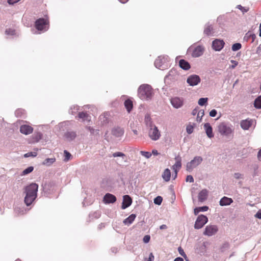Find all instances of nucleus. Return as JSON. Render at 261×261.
I'll list each match as a JSON object with an SVG mask.
<instances>
[{"mask_svg": "<svg viewBox=\"0 0 261 261\" xmlns=\"http://www.w3.org/2000/svg\"><path fill=\"white\" fill-rule=\"evenodd\" d=\"M38 189V185L36 183H31L24 188V202L26 205H31L35 201L37 196Z\"/></svg>", "mask_w": 261, "mask_h": 261, "instance_id": "nucleus-1", "label": "nucleus"}, {"mask_svg": "<svg viewBox=\"0 0 261 261\" xmlns=\"http://www.w3.org/2000/svg\"><path fill=\"white\" fill-rule=\"evenodd\" d=\"M153 95L152 87L147 84L141 85L138 89V96L142 100L150 99Z\"/></svg>", "mask_w": 261, "mask_h": 261, "instance_id": "nucleus-2", "label": "nucleus"}, {"mask_svg": "<svg viewBox=\"0 0 261 261\" xmlns=\"http://www.w3.org/2000/svg\"><path fill=\"white\" fill-rule=\"evenodd\" d=\"M202 158L201 156H195L192 161L187 164V170L192 171L194 168L198 166L202 161Z\"/></svg>", "mask_w": 261, "mask_h": 261, "instance_id": "nucleus-3", "label": "nucleus"}, {"mask_svg": "<svg viewBox=\"0 0 261 261\" xmlns=\"http://www.w3.org/2000/svg\"><path fill=\"white\" fill-rule=\"evenodd\" d=\"M148 135L150 138L154 141L158 140L161 136L158 127L154 125L152 127H149Z\"/></svg>", "mask_w": 261, "mask_h": 261, "instance_id": "nucleus-4", "label": "nucleus"}, {"mask_svg": "<svg viewBox=\"0 0 261 261\" xmlns=\"http://www.w3.org/2000/svg\"><path fill=\"white\" fill-rule=\"evenodd\" d=\"M208 221V218L203 215H199L195 223L194 227L195 229L202 228Z\"/></svg>", "mask_w": 261, "mask_h": 261, "instance_id": "nucleus-5", "label": "nucleus"}, {"mask_svg": "<svg viewBox=\"0 0 261 261\" xmlns=\"http://www.w3.org/2000/svg\"><path fill=\"white\" fill-rule=\"evenodd\" d=\"M49 21L47 19L39 18L35 21V28L38 31L45 30L46 26L48 25Z\"/></svg>", "mask_w": 261, "mask_h": 261, "instance_id": "nucleus-6", "label": "nucleus"}, {"mask_svg": "<svg viewBox=\"0 0 261 261\" xmlns=\"http://www.w3.org/2000/svg\"><path fill=\"white\" fill-rule=\"evenodd\" d=\"M218 131L222 135L228 136L232 133V129L230 127L222 122L218 126Z\"/></svg>", "mask_w": 261, "mask_h": 261, "instance_id": "nucleus-7", "label": "nucleus"}, {"mask_svg": "<svg viewBox=\"0 0 261 261\" xmlns=\"http://www.w3.org/2000/svg\"><path fill=\"white\" fill-rule=\"evenodd\" d=\"M218 228L217 225H210L206 226L203 234L207 236H212L217 233Z\"/></svg>", "mask_w": 261, "mask_h": 261, "instance_id": "nucleus-8", "label": "nucleus"}, {"mask_svg": "<svg viewBox=\"0 0 261 261\" xmlns=\"http://www.w3.org/2000/svg\"><path fill=\"white\" fill-rule=\"evenodd\" d=\"M187 82L190 86H193L200 83V79L197 75H192L187 79Z\"/></svg>", "mask_w": 261, "mask_h": 261, "instance_id": "nucleus-9", "label": "nucleus"}, {"mask_svg": "<svg viewBox=\"0 0 261 261\" xmlns=\"http://www.w3.org/2000/svg\"><path fill=\"white\" fill-rule=\"evenodd\" d=\"M175 163L172 166V169L175 173V177L177 175L178 171L181 167V158L179 155L175 158Z\"/></svg>", "mask_w": 261, "mask_h": 261, "instance_id": "nucleus-10", "label": "nucleus"}, {"mask_svg": "<svg viewBox=\"0 0 261 261\" xmlns=\"http://www.w3.org/2000/svg\"><path fill=\"white\" fill-rule=\"evenodd\" d=\"M204 51V48L201 45H198L192 50V56L193 57H198L201 56Z\"/></svg>", "mask_w": 261, "mask_h": 261, "instance_id": "nucleus-11", "label": "nucleus"}, {"mask_svg": "<svg viewBox=\"0 0 261 261\" xmlns=\"http://www.w3.org/2000/svg\"><path fill=\"white\" fill-rule=\"evenodd\" d=\"M225 43L223 40L215 39L213 41V48L216 51L221 50L224 46Z\"/></svg>", "mask_w": 261, "mask_h": 261, "instance_id": "nucleus-12", "label": "nucleus"}, {"mask_svg": "<svg viewBox=\"0 0 261 261\" xmlns=\"http://www.w3.org/2000/svg\"><path fill=\"white\" fill-rule=\"evenodd\" d=\"M171 103L172 105L175 108H179L181 107L183 105V99L182 98L175 97L172 98L171 99Z\"/></svg>", "mask_w": 261, "mask_h": 261, "instance_id": "nucleus-13", "label": "nucleus"}, {"mask_svg": "<svg viewBox=\"0 0 261 261\" xmlns=\"http://www.w3.org/2000/svg\"><path fill=\"white\" fill-rule=\"evenodd\" d=\"M33 129L31 126L26 124L22 125L20 127V133L25 135L31 134Z\"/></svg>", "mask_w": 261, "mask_h": 261, "instance_id": "nucleus-14", "label": "nucleus"}, {"mask_svg": "<svg viewBox=\"0 0 261 261\" xmlns=\"http://www.w3.org/2000/svg\"><path fill=\"white\" fill-rule=\"evenodd\" d=\"M132 203V199L131 197L127 195L123 196V202L121 207L122 209H125L129 206Z\"/></svg>", "mask_w": 261, "mask_h": 261, "instance_id": "nucleus-15", "label": "nucleus"}, {"mask_svg": "<svg viewBox=\"0 0 261 261\" xmlns=\"http://www.w3.org/2000/svg\"><path fill=\"white\" fill-rule=\"evenodd\" d=\"M116 200V197L110 193H107L103 197V201L106 203H114Z\"/></svg>", "mask_w": 261, "mask_h": 261, "instance_id": "nucleus-16", "label": "nucleus"}, {"mask_svg": "<svg viewBox=\"0 0 261 261\" xmlns=\"http://www.w3.org/2000/svg\"><path fill=\"white\" fill-rule=\"evenodd\" d=\"M233 202V200L231 198H228L226 196L222 197L219 202L221 206L229 205Z\"/></svg>", "mask_w": 261, "mask_h": 261, "instance_id": "nucleus-17", "label": "nucleus"}, {"mask_svg": "<svg viewBox=\"0 0 261 261\" xmlns=\"http://www.w3.org/2000/svg\"><path fill=\"white\" fill-rule=\"evenodd\" d=\"M204 127L207 137L210 138H213L214 137V134L213 133L212 127L210 124L208 123H205L204 125Z\"/></svg>", "mask_w": 261, "mask_h": 261, "instance_id": "nucleus-18", "label": "nucleus"}, {"mask_svg": "<svg viewBox=\"0 0 261 261\" xmlns=\"http://www.w3.org/2000/svg\"><path fill=\"white\" fill-rule=\"evenodd\" d=\"M77 117L80 119H82L83 121L90 122L91 121V116L85 112H80Z\"/></svg>", "mask_w": 261, "mask_h": 261, "instance_id": "nucleus-19", "label": "nucleus"}, {"mask_svg": "<svg viewBox=\"0 0 261 261\" xmlns=\"http://www.w3.org/2000/svg\"><path fill=\"white\" fill-rule=\"evenodd\" d=\"M136 217V215L135 214H131L127 218L123 220V223L126 225H130L133 221L135 220Z\"/></svg>", "mask_w": 261, "mask_h": 261, "instance_id": "nucleus-20", "label": "nucleus"}, {"mask_svg": "<svg viewBox=\"0 0 261 261\" xmlns=\"http://www.w3.org/2000/svg\"><path fill=\"white\" fill-rule=\"evenodd\" d=\"M179 65L180 68L184 70H188L190 68V64L184 59H181L179 61Z\"/></svg>", "mask_w": 261, "mask_h": 261, "instance_id": "nucleus-21", "label": "nucleus"}, {"mask_svg": "<svg viewBox=\"0 0 261 261\" xmlns=\"http://www.w3.org/2000/svg\"><path fill=\"white\" fill-rule=\"evenodd\" d=\"M251 124V121L248 120H242L241 122V127L245 130L248 129Z\"/></svg>", "mask_w": 261, "mask_h": 261, "instance_id": "nucleus-22", "label": "nucleus"}, {"mask_svg": "<svg viewBox=\"0 0 261 261\" xmlns=\"http://www.w3.org/2000/svg\"><path fill=\"white\" fill-rule=\"evenodd\" d=\"M207 196V191L206 190H202L198 194L199 201L202 202L205 200Z\"/></svg>", "mask_w": 261, "mask_h": 261, "instance_id": "nucleus-23", "label": "nucleus"}, {"mask_svg": "<svg viewBox=\"0 0 261 261\" xmlns=\"http://www.w3.org/2000/svg\"><path fill=\"white\" fill-rule=\"evenodd\" d=\"M112 133V134L116 137H120L123 135L124 131L122 128L117 127L114 128Z\"/></svg>", "mask_w": 261, "mask_h": 261, "instance_id": "nucleus-24", "label": "nucleus"}, {"mask_svg": "<svg viewBox=\"0 0 261 261\" xmlns=\"http://www.w3.org/2000/svg\"><path fill=\"white\" fill-rule=\"evenodd\" d=\"M171 177V172L169 169H166L163 174H162V177L166 181H168L170 179Z\"/></svg>", "mask_w": 261, "mask_h": 261, "instance_id": "nucleus-25", "label": "nucleus"}, {"mask_svg": "<svg viewBox=\"0 0 261 261\" xmlns=\"http://www.w3.org/2000/svg\"><path fill=\"white\" fill-rule=\"evenodd\" d=\"M204 34L206 36H210L213 34L214 29L212 25H207L204 30Z\"/></svg>", "mask_w": 261, "mask_h": 261, "instance_id": "nucleus-26", "label": "nucleus"}, {"mask_svg": "<svg viewBox=\"0 0 261 261\" xmlns=\"http://www.w3.org/2000/svg\"><path fill=\"white\" fill-rule=\"evenodd\" d=\"M124 106L127 112L129 113L133 107V101L130 99H128L125 101Z\"/></svg>", "mask_w": 261, "mask_h": 261, "instance_id": "nucleus-27", "label": "nucleus"}, {"mask_svg": "<svg viewBox=\"0 0 261 261\" xmlns=\"http://www.w3.org/2000/svg\"><path fill=\"white\" fill-rule=\"evenodd\" d=\"M208 209V207L207 206L198 207H196L194 209V213L195 215H197L200 212H205V211H207Z\"/></svg>", "mask_w": 261, "mask_h": 261, "instance_id": "nucleus-28", "label": "nucleus"}, {"mask_svg": "<svg viewBox=\"0 0 261 261\" xmlns=\"http://www.w3.org/2000/svg\"><path fill=\"white\" fill-rule=\"evenodd\" d=\"M76 136V134L74 132H69L65 134L66 138L69 140H72L74 139Z\"/></svg>", "mask_w": 261, "mask_h": 261, "instance_id": "nucleus-29", "label": "nucleus"}, {"mask_svg": "<svg viewBox=\"0 0 261 261\" xmlns=\"http://www.w3.org/2000/svg\"><path fill=\"white\" fill-rule=\"evenodd\" d=\"M42 138V134L40 133L35 134L32 137V142L35 143L38 142Z\"/></svg>", "mask_w": 261, "mask_h": 261, "instance_id": "nucleus-30", "label": "nucleus"}, {"mask_svg": "<svg viewBox=\"0 0 261 261\" xmlns=\"http://www.w3.org/2000/svg\"><path fill=\"white\" fill-rule=\"evenodd\" d=\"M145 122L146 123V124L147 126L152 127L154 124L152 123V122L151 121V118L149 115H146L145 117Z\"/></svg>", "mask_w": 261, "mask_h": 261, "instance_id": "nucleus-31", "label": "nucleus"}, {"mask_svg": "<svg viewBox=\"0 0 261 261\" xmlns=\"http://www.w3.org/2000/svg\"><path fill=\"white\" fill-rule=\"evenodd\" d=\"M56 161V159L54 158H47L43 162V164L47 166H50Z\"/></svg>", "mask_w": 261, "mask_h": 261, "instance_id": "nucleus-32", "label": "nucleus"}, {"mask_svg": "<svg viewBox=\"0 0 261 261\" xmlns=\"http://www.w3.org/2000/svg\"><path fill=\"white\" fill-rule=\"evenodd\" d=\"M254 107L258 109L261 108V95L255 100Z\"/></svg>", "mask_w": 261, "mask_h": 261, "instance_id": "nucleus-33", "label": "nucleus"}, {"mask_svg": "<svg viewBox=\"0 0 261 261\" xmlns=\"http://www.w3.org/2000/svg\"><path fill=\"white\" fill-rule=\"evenodd\" d=\"M204 115V111L203 110H200L198 111L197 116V121L200 122L202 117Z\"/></svg>", "mask_w": 261, "mask_h": 261, "instance_id": "nucleus-34", "label": "nucleus"}, {"mask_svg": "<svg viewBox=\"0 0 261 261\" xmlns=\"http://www.w3.org/2000/svg\"><path fill=\"white\" fill-rule=\"evenodd\" d=\"M64 156H65L64 161L65 162H67L70 159V158L71 157V155L67 150H64Z\"/></svg>", "mask_w": 261, "mask_h": 261, "instance_id": "nucleus-35", "label": "nucleus"}, {"mask_svg": "<svg viewBox=\"0 0 261 261\" xmlns=\"http://www.w3.org/2000/svg\"><path fill=\"white\" fill-rule=\"evenodd\" d=\"M229 248V244L228 242L223 243L221 246V251L224 252Z\"/></svg>", "mask_w": 261, "mask_h": 261, "instance_id": "nucleus-36", "label": "nucleus"}, {"mask_svg": "<svg viewBox=\"0 0 261 261\" xmlns=\"http://www.w3.org/2000/svg\"><path fill=\"white\" fill-rule=\"evenodd\" d=\"M242 47V45L239 43H237L232 45V50L233 51H237L239 50Z\"/></svg>", "mask_w": 261, "mask_h": 261, "instance_id": "nucleus-37", "label": "nucleus"}, {"mask_svg": "<svg viewBox=\"0 0 261 261\" xmlns=\"http://www.w3.org/2000/svg\"><path fill=\"white\" fill-rule=\"evenodd\" d=\"M33 169H34L33 167H32V166L29 167L28 168H27V169H25V170H24L23 171L22 174L23 175L28 174L32 172L33 171Z\"/></svg>", "mask_w": 261, "mask_h": 261, "instance_id": "nucleus-38", "label": "nucleus"}, {"mask_svg": "<svg viewBox=\"0 0 261 261\" xmlns=\"http://www.w3.org/2000/svg\"><path fill=\"white\" fill-rule=\"evenodd\" d=\"M207 98H200L198 100V104L200 106L204 105L207 101Z\"/></svg>", "mask_w": 261, "mask_h": 261, "instance_id": "nucleus-39", "label": "nucleus"}, {"mask_svg": "<svg viewBox=\"0 0 261 261\" xmlns=\"http://www.w3.org/2000/svg\"><path fill=\"white\" fill-rule=\"evenodd\" d=\"M162 197L158 196L154 199V203L156 204L160 205L162 202Z\"/></svg>", "mask_w": 261, "mask_h": 261, "instance_id": "nucleus-40", "label": "nucleus"}, {"mask_svg": "<svg viewBox=\"0 0 261 261\" xmlns=\"http://www.w3.org/2000/svg\"><path fill=\"white\" fill-rule=\"evenodd\" d=\"M37 155V153L36 152H28V153L24 154V156L25 158H28V157H30V156L35 157V156H36Z\"/></svg>", "mask_w": 261, "mask_h": 261, "instance_id": "nucleus-41", "label": "nucleus"}, {"mask_svg": "<svg viewBox=\"0 0 261 261\" xmlns=\"http://www.w3.org/2000/svg\"><path fill=\"white\" fill-rule=\"evenodd\" d=\"M178 251L179 252V253L183 256L185 259L187 258V255L184 252V250L182 249L181 247H179L178 248Z\"/></svg>", "mask_w": 261, "mask_h": 261, "instance_id": "nucleus-42", "label": "nucleus"}, {"mask_svg": "<svg viewBox=\"0 0 261 261\" xmlns=\"http://www.w3.org/2000/svg\"><path fill=\"white\" fill-rule=\"evenodd\" d=\"M161 60H162L161 59L159 58L158 59H156L154 62L155 66H156V67H157L159 69L161 68Z\"/></svg>", "mask_w": 261, "mask_h": 261, "instance_id": "nucleus-43", "label": "nucleus"}, {"mask_svg": "<svg viewBox=\"0 0 261 261\" xmlns=\"http://www.w3.org/2000/svg\"><path fill=\"white\" fill-rule=\"evenodd\" d=\"M140 153L143 156L146 158H149L151 156V153L148 151H141Z\"/></svg>", "mask_w": 261, "mask_h": 261, "instance_id": "nucleus-44", "label": "nucleus"}, {"mask_svg": "<svg viewBox=\"0 0 261 261\" xmlns=\"http://www.w3.org/2000/svg\"><path fill=\"white\" fill-rule=\"evenodd\" d=\"M125 154L121 152H116L113 154L114 157H123L124 156Z\"/></svg>", "mask_w": 261, "mask_h": 261, "instance_id": "nucleus-45", "label": "nucleus"}, {"mask_svg": "<svg viewBox=\"0 0 261 261\" xmlns=\"http://www.w3.org/2000/svg\"><path fill=\"white\" fill-rule=\"evenodd\" d=\"M186 130L189 134H191L193 132V127L191 125H189L187 126Z\"/></svg>", "mask_w": 261, "mask_h": 261, "instance_id": "nucleus-46", "label": "nucleus"}, {"mask_svg": "<svg viewBox=\"0 0 261 261\" xmlns=\"http://www.w3.org/2000/svg\"><path fill=\"white\" fill-rule=\"evenodd\" d=\"M150 239V236L146 235L144 237L143 240L144 243H147L149 242Z\"/></svg>", "mask_w": 261, "mask_h": 261, "instance_id": "nucleus-47", "label": "nucleus"}, {"mask_svg": "<svg viewBox=\"0 0 261 261\" xmlns=\"http://www.w3.org/2000/svg\"><path fill=\"white\" fill-rule=\"evenodd\" d=\"M154 257L152 253H150L148 258H145L144 261H153Z\"/></svg>", "mask_w": 261, "mask_h": 261, "instance_id": "nucleus-48", "label": "nucleus"}, {"mask_svg": "<svg viewBox=\"0 0 261 261\" xmlns=\"http://www.w3.org/2000/svg\"><path fill=\"white\" fill-rule=\"evenodd\" d=\"M186 181L188 182H194V178L193 177V176L192 175H188L186 177Z\"/></svg>", "mask_w": 261, "mask_h": 261, "instance_id": "nucleus-49", "label": "nucleus"}, {"mask_svg": "<svg viewBox=\"0 0 261 261\" xmlns=\"http://www.w3.org/2000/svg\"><path fill=\"white\" fill-rule=\"evenodd\" d=\"M217 111L215 109L211 110L210 112V116L211 117H215L217 115Z\"/></svg>", "mask_w": 261, "mask_h": 261, "instance_id": "nucleus-50", "label": "nucleus"}, {"mask_svg": "<svg viewBox=\"0 0 261 261\" xmlns=\"http://www.w3.org/2000/svg\"><path fill=\"white\" fill-rule=\"evenodd\" d=\"M230 62L232 63V65L230 66V68L232 69L234 68L238 64V62L236 61L231 60Z\"/></svg>", "mask_w": 261, "mask_h": 261, "instance_id": "nucleus-51", "label": "nucleus"}, {"mask_svg": "<svg viewBox=\"0 0 261 261\" xmlns=\"http://www.w3.org/2000/svg\"><path fill=\"white\" fill-rule=\"evenodd\" d=\"M237 7L241 10L243 12H247L248 11V9H245L244 7H243L241 5H238Z\"/></svg>", "mask_w": 261, "mask_h": 261, "instance_id": "nucleus-52", "label": "nucleus"}, {"mask_svg": "<svg viewBox=\"0 0 261 261\" xmlns=\"http://www.w3.org/2000/svg\"><path fill=\"white\" fill-rule=\"evenodd\" d=\"M20 0H8V3L9 4H11V5H13V4H14L17 2H18L19 1H20Z\"/></svg>", "mask_w": 261, "mask_h": 261, "instance_id": "nucleus-53", "label": "nucleus"}, {"mask_svg": "<svg viewBox=\"0 0 261 261\" xmlns=\"http://www.w3.org/2000/svg\"><path fill=\"white\" fill-rule=\"evenodd\" d=\"M255 217L261 219V210H259L255 215Z\"/></svg>", "mask_w": 261, "mask_h": 261, "instance_id": "nucleus-54", "label": "nucleus"}, {"mask_svg": "<svg viewBox=\"0 0 261 261\" xmlns=\"http://www.w3.org/2000/svg\"><path fill=\"white\" fill-rule=\"evenodd\" d=\"M257 159L259 161H261V149L258 152Z\"/></svg>", "mask_w": 261, "mask_h": 261, "instance_id": "nucleus-55", "label": "nucleus"}, {"mask_svg": "<svg viewBox=\"0 0 261 261\" xmlns=\"http://www.w3.org/2000/svg\"><path fill=\"white\" fill-rule=\"evenodd\" d=\"M242 175L239 173H237L234 174L235 178L239 179L241 177Z\"/></svg>", "mask_w": 261, "mask_h": 261, "instance_id": "nucleus-56", "label": "nucleus"}, {"mask_svg": "<svg viewBox=\"0 0 261 261\" xmlns=\"http://www.w3.org/2000/svg\"><path fill=\"white\" fill-rule=\"evenodd\" d=\"M167 226L165 224H163V225H161L160 227V228L161 229H167Z\"/></svg>", "mask_w": 261, "mask_h": 261, "instance_id": "nucleus-57", "label": "nucleus"}, {"mask_svg": "<svg viewBox=\"0 0 261 261\" xmlns=\"http://www.w3.org/2000/svg\"><path fill=\"white\" fill-rule=\"evenodd\" d=\"M174 261H184V259L182 258L178 257L175 258Z\"/></svg>", "mask_w": 261, "mask_h": 261, "instance_id": "nucleus-58", "label": "nucleus"}, {"mask_svg": "<svg viewBox=\"0 0 261 261\" xmlns=\"http://www.w3.org/2000/svg\"><path fill=\"white\" fill-rule=\"evenodd\" d=\"M152 153L153 155H156L159 154L158 150H155V149L152 150Z\"/></svg>", "mask_w": 261, "mask_h": 261, "instance_id": "nucleus-59", "label": "nucleus"}, {"mask_svg": "<svg viewBox=\"0 0 261 261\" xmlns=\"http://www.w3.org/2000/svg\"><path fill=\"white\" fill-rule=\"evenodd\" d=\"M197 112H198V110L197 109H194L192 113V115H195L197 114Z\"/></svg>", "mask_w": 261, "mask_h": 261, "instance_id": "nucleus-60", "label": "nucleus"}, {"mask_svg": "<svg viewBox=\"0 0 261 261\" xmlns=\"http://www.w3.org/2000/svg\"><path fill=\"white\" fill-rule=\"evenodd\" d=\"M87 129L92 133H93L94 130V129L91 128L90 126L87 127Z\"/></svg>", "mask_w": 261, "mask_h": 261, "instance_id": "nucleus-61", "label": "nucleus"}, {"mask_svg": "<svg viewBox=\"0 0 261 261\" xmlns=\"http://www.w3.org/2000/svg\"><path fill=\"white\" fill-rule=\"evenodd\" d=\"M119 2L121 3L125 4L126 3L128 0H119Z\"/></svg>", "mask_w": 261, "mask_h": 261, "instance_id": "nucleus-62", "label": "nucleus"}, {"mask_svg": "<svg viewBox=\"0 0 261 261\" xmlns=\"http://www.w3.org/2000/svg\"><path fill=\"white\" fill-rule=\"evenodd\" d=\"M133 132L135 134V135H137L138 134V132L137 130H133Z\"/></svg>", "mask_w": 261, "mask_h": 261, "instance_id": "nucleus-63", "label": "nucleus"}, {"mask_svg": "<svg viewBox=\"0 0 261 261\" xmlns=\"http://www.w3.org/2000/svg\"><path fill=\"white\" fill-rule=\"evenodd\" d=\"M259 36L261 37V28L259 30Z\"/></svg>", "mask_w": 261, "mask_h": 261, "instance_id": "nucleus-64", "label": "nucleus"}]
</instances>
